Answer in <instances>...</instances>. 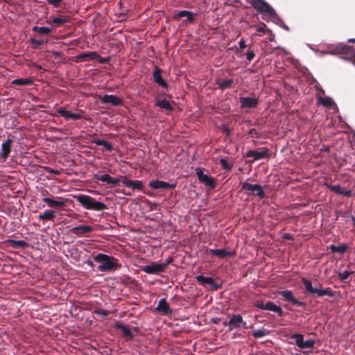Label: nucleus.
<instances>
[{
  "mask_svg": "<svg viewBox=\"0 0 355 355\" xmlns=\"http://www.w3.org/2000/svg\"><path fill=\"white\" fill-rule=\"evenodd\" d=\"M149 187H150L153 189H174L176 186L175 184H169L168 182L158 180H153L149 182L148 184Z\"/></svg>",
  "mask_w": 355,
  "mask_h": 355,
  "instance_id": "13",
  "label": "nucleus"
},
{
  "mask_svg": "<svg viewBox=\"0 0 355 355\" xmlns=\"http://www.w3.org/2000/svg\"><path fill=\"white\" fill-rule=\"evenodd\" d=\"M324 186L328 188L330 191L334 192L337 195L350 197L352 196L351 190H347L343 188L340 184L333 185L329 182H325Z\"/></svg>",
  "mask_w": 355,
  "mask_h": 355,
  "instance_id": "10",
  "label": "nucleus"
},
{
  "mask_svg": "<svg viewBox=\"0 0 355 355\" xmlns=\"http://www.w3.org/2000/svg\"><path fill=\"white\" fill-rule=\"evenodd\" d=\"M78 201L86 209H89V196L79 195L76 196Z\"/></svg>",
  "mask_w": 355,
  "mask_h": 355,
  "instance_id": "37",
  "label": "nucleus"
},
{
  "mask_svg": "<svg viewBox=\"0 0 355 355\" xmlns=\"http://www.w3.org/2000/svg\"><path fill=\"white\" fill-rule=\"evenodd\" d=\"M256 306L260 309L266 310L265 303H263V302H257L256 303Z\"/></svg>",
  "mask_w": 355,
  "mask_h": 355,
  "instance_id": "51",
  "label": "nucleus"
},
{
  "mask_svg": "<svg viewBox=\"0 0 355 355\" xmlns=\"http://www.w3.org/2000/svg\"><path fill=\"white\" fill-rule=\"evenodd\" d=\"M279 295H281L286 301L291 302L294 305L299 306L304 305L303 302H300L295 297L291 291L286 290L280 291Z\"/></svg>",
  "mask_w": 355,
  "mask_h": 355,
  "instance_id": "15",
  "label": "nucleus"
},
{
  "mask_svg": "<svg viewBox=\"0 0 355 355\" xmlns=\"http://www.w3.org/2000/svg\"><path fill=\"white\" fill-rule=\"evenodd\" d=\"M315 341L313 340H307L303 342L302 349L309 348L312 349L314 346Z\"/></svg>",
  "mask_w": 355,
  "mask_h": 355,
  "instance_id": "45",
  "label": "nucleus"
},
{
  "mask_svg": "<svg viewBox=\"0 0 355 355\" xmlns=\"http://www.w3.org/2000/svg\"><path fill=\"white\" fill-rule=\"evenodd\" d=\"M349 42L355 43V38H352L348 40Z\"/></svg>",
  "mask_w": 355,
  "mask_h": 355,
  "instance_id": "57",
  "label": "nucleus"
},
{
  "mask_svg": "<svg viewBox=\"0 0 355 355\" xmlns=\"http://www.w3.org/2000/svg\"><path fill=\"white\" fill-rule=\"evenodd\" d=\"M33 31L42 35H49L51 32V28L44 26H34Z\"/></svg>",
  "mask_w": 355,
  "mask_h": 355,
  "instance_id": "39",
  "label": "nucleus"
},
{
  "mask_svg": "<svg viewBox=\"0 0 355 355\" xmlns=\"http://www.w3.org/2000/svg\"><path fill=\"white\" fill-rule=\"evenodd\" d=\"M178 17H186L187 19L185 21L187 22H192L194 20V15L193 12L188 10H181L177 14Z\"/></svg>",
  "mask_w": 355,
  "mask_h": 355,
  "instance_id": "28",
  "label": "nucleus"
},
{
  "mask_svg": "<svg viewBox=\"0 0 355 355\" xmlns=\"http://www.w3.org/2000/svg\"><path fill=\"white\" fill-rule=\"evenodd\" d=\"M196 280L198 281V282H199L200 284L203 286L209 284L213 287L214 290H216L218 288V286L215 284L213 278L210 277H204L203 275H200L196 277Z\"/></svg>",
  "mask_w": 355,
  "mask_h": 355,
  "instance_id": "20",
  "label": "nucleus"
},
{
  "mask_svg": "<svg viewBox=\"0 0 355 355\" xmlns=\"http://www.w3.org/2000/svg\"><path fill=\"white\" fill-rule=\"evenodd\" d=\"M89 58V53H85L79 55V56H78V60L81 61V60H85V58Z\"/></svg>",
  "mask_w": 355,
  "mask_h": 355,
  "instance_id": "50",
  "label": "nucleus"
},
{
  "mask_svg": "<svg viewBox=\"0 0 355 355\" xmlns=\"http://www.w3.org/2000/svg\"><path fill=\"white\" fill-rule=\"evenodd\" d=\"M122 183L132 190H141L143 187V183L140 180H129L124 179Z\"/></svg>",
  "mask_w": 355,
  "mask_h": 355,
  "instance_id": "19",
  "label": "nucleus"
},
{
  "mask_svg": "<svg viewBox=\"0 0 355 355\" xmlns=\"http://www.w3.org/2000/svg\"><path fill=\"white\" fill-rule=\"evenodd\" d=\"M196 173L200 182L204 183L207 187L209 188H214L215 182L214 179L211 176L204 174L202 171L199 168L196 169Z\"/></svg>",
  "mask_w": 355,
  "mask_h": 355,
  "instance_id": "9",
  "label": "nucleus"
},
{
  "mask_svg": "<svg viewBox=\"0 0 355 355\" xmlns=\"http://www.w3.org/2000/svg\"><path fill=\"white\" fill-rule=\"evenodd\" d=\"M246 55H247V59L249 61H251L254 58L255 54L252 51H248Z\"/></svg>",
  "mask_w": 355,
  "mask_h": 355,
  "instance_id": "49",
  "label": "nucleus"
},
{
  "mask_svg": "<svg viewBox=\"0 0 355 355\" xmlns=\"http://www.w3.org/2000/svg\"><path fill=\"white\" fill-rule=\"evenodd\" d=\"M90 60H97L101 63H105L109 60L108 58H100L98 55L95 52H90Z\"/></svg>",
  "mask_w": 355,
  "mask_h": 355,
  "instance_id": "40",
  "label": "nucleus"
},
{
  "mask_svg": "<svg viewBox=\"0 0 355 355\" xmlns=\"http://www.w3.org/2000/svg\"><path fill=\"white\" fill-rule=\"evenodd\" d=\"M6 243H8L14 248H25L28 246V243L23 240L16 241L14 239H8L6 241Z\"/></svg>",
  "mask_w": 355,
  "mask_h": 355,
  "instance_id": "26",
  "label": "nucleus"
},
{
  "mask_svg": "<svg viewBox=\"0 0 355 355\" xmlns=\"http://www.w3.org/2000/svg\"><path fill=\"white\" fill-rule=\"evenodd\" d=\"M316 88H317L318 92H320L322 95L324 94V90L322 87H320L319 85H316Z\"/></svg>",
  "mask_w": 355,
  "mask_h": 355,
  "instance_id": "54",
  "label": "nucleus"
},
{
  "mask_svg": "<svg viewBox=\"0 0 355 355\" xmlns=\"http://www.w3.org/2000/svg\"><path fill=\"white\" fill-rule=\"evenodd\" d=\"M239 47L241 49H243L246 47V44H245V42L244 41L243 39H241L239 42Z\"/></svg>",
  "mask_w": 355,
  "mask_h": 355,
  "instance_id": "53",
  "label": "nucleus"
},
{
  "mask_svg": "<svg viewBox=\"0 0 355 355\" xmlns=\"http://www.w3.org/2000/svg\"><path fill=\"white\" fill-rule=\"evenodd\" d=\"M354 273V271L352 270H345L342 272H340L338 274V277L340 281H345L346 280L349 276Z\"/></svg>",
  "mask_w": 355,
  "mask_h": 355,
  "instance_id": "43",
  "label": "nucleus"
},
{
  "mask_svg": "<svg viewBox=\"0 0 355 355\" xmlns=\"http://www.w3.org/2000/svg\"><path fill=\"white\" fill-rule=\"evenodd\" d=\"M94 260L98 263L97 268L99 271L114 270L120 267L118 259L104 254H98Z\"/></svg>",
  "mask_w": 355,
  "mask_h": 355,
  "instance_id": "3",
  "label": "nucleus"
},
{
  "mask_svg": "<svg viewBox=\"0 0 355 355\" xmlns=\"http://www.w3.org/2000/svg\"><path fill=\"white\" fill-rule=\"evenodd\" d=\"M33 83V81L31 78H17L12 82L15 85H31Z\"/></svg>",
  "mask_w": 355,
  "mask_h": 355,
  "instance_id": "31",
  "label": "nucleus"
},
{
  "mask_svg": "<svg viewBox=\"0 0 355 355\" xmlns=\"http://www.w3.org/2000/svg\"><path fill=\"white\" fill-rule=\"evenodd\" d=\"M92 142L95 143L98 146H103V148L107 151H111V150L112 149V145L110 143L106 142L104 140L96 139L94 138L92 139H90V143H92Z\"/></svg>",
  "mask_w": 355,
  "mask_h": 355,
  "instance_id": "30",
  "label": "nucleus"
},
{
  "mask_svg": "<svg viewBox=\"0 0 355 355\" xmlns=\"http://www.w3.org/2000/svg\"><path fill=\"white\" fill-rule=\"evenodd\" d=\"M241 108H255L259 104V98L255 96H246L240 98Z\"/></svg>",
  "mask_w": 355,
  "mask_h": 355,
  "instance_id": "8",
  "label": "nucleus"
},
{
  "mask_svg": "<svg viewBox=\"0 0 355 355\" xmlns=\"http://www.w3.org/2000/svg\"><path fill=\"white\" fill-rule=\"evenodd\" d=\"M302 282H303L304 287L307 292L315 294L317 297H322L324 295H328L329 297H334L335 293L330 288H327L324 289H318L312 286V283L310 280L302 278Z\"/></svg>",
  "mask_w": 355,
  "mask_h": 355,
  "instance_id": "4",
  "label": "nucleus"
},
{
  "mask_svg": "<svg viewBox=\"0 0 355 355\" xmlns=\"http://www.w3.org/2000/svg\"><path fill=\"white\" fill-rule=\"evenodd\" d=\"M102 101L105 104L111 105H119L121 103V99L114 95H104L102 98Z\"/></svg>",
  "mask_w": 355,
  "mask_h": 355,
  "instance_id": "18",
  "label": "nucleus"
},
{
  "mask_svg": "<svg viewBox=\"0 0 355 355\" xmlns=\"http://www.w3.org/2000/svg\"><path fill=\"white\" fill-rule=\"evenodd\" d=\"M116 327L122 331L124 336L132 338V332L128 326L123 325L122 324H116Z\"/></svg>",
  "mask_w": 355,
  "mask_h": 355,
  "instance_id": "36",
  "label": "nucleus"
},
{
  "mask_svg": "<svg viewBox=\"0 0 355 355\" xmlns=\"http://www.w3.org/2000/svg\"><path fill=\"white\" fill-rule=\"evenodd\" d=\"M240 185L241 187L242 190L245 191V193L247 195H256L259 196L260 198H263L265 196L263 188L260 184H251L246 182H241Z\"/></svg>",
  "mask_w": 355,
  "mask_h": 355,
  "instance_id": "6",
  "label": "nucleus"
},
{
  "mask_svg": "<svg viewBox=\"0 0 355 355\" xmlns=\"http://www.w3.org/2000/svg\"><path fill=\"white\" fill-rule=\"evenodd\" d=\"M291 338L295 340V345L300 349H302L304 336L300 334H295L291 336Z\"/></svg>",
  "mask_w": 355,
  "mask_h": 355,
  "instance_id": "34",
  "label": "nucleus"
},
{
  "mask_svg": "<svg viewBox=\"0 0 355 355\" xmlns=\"http://www.w3.org/2000/svg\"><path fill=\"white\" fill-rule=\"evenodd\" d=\"M268 334V331L265 329H256L252 332V335L256 338H262Z\"/></svg>",
  "mask_w": 355,
  "mask_h": 355,
  "instance_id": "38",
  "label": "nucleus"
},
{
  "mask_svg": "<svg viewBox=\"0 0 355 355\" xmlns=\"http://www.w3.org/2000/svg\"><path fill=\"white\" fill-rule=\"evenodd\" d=\"M257 31L262 34L265 33V30L263 27H258Z\"/></svg>",
  "mask_w": 355,
  "mask_h": 355,
  "instance_id": "55",
  "label": "nucleus"
},
{
  "mask_svg": "<svg viewBox=\"0 0 355 355\" xmlns=\"http://www.w3.org/2000/svg\"><path fill=\"white\" fill-rule=\"evenodd\" d=\"M73 232L76 234H83L87 232H89V225H80L77 226L73 228L72 230Z\"/></svg>",
  "mask_w": 355,
  "mask_h": 355,
  "instance_id": "35",
  "label": "nucleus"
},
{
  "mask_svg": "<svg viewBox=\"0 0 355 355\" xmlns=\"http://www.w3.org/2000/svg\"><path fill=\"white\" fill-rule=\"evenodd\" d=\"M49 20L56 26H60L61 25L69 21V17L67 16H58V17H50Z\"/></svg>",
  "mask_w": 355,
  "mask_h": 355,
  "instance_id": "27",
  "label": "nucleus"
},
{
  "mask_svg": "<svg viewBox=\"0 0 355 355\" xmlns=\"http://www.w3.org/2000/svg\"><path fill=\"white\" fill-rule=\"evenodd\" d=\"M49 172L55 175H58L60 173L58 171L54 169H51Z\"/></svg>",
  "mask_w": 355,
  "mask_h": 355,
  "instance_id": "56",
  "label": "nucleus"
},
{
  "mask_svg": "<svg viewBox=\"0 0 355 355\" xmlns=\"http://www.w3.org/2000/svg\"><path fill=\"white\" fill-rule=\"evenodd\" d=\"M94 313H96L97 314H101L103 316H106L107 315V311H104V310H96V311H94Z\"/></svg>",
  "mask_w": 355,
  "mask_h": 355,
  "instance_id": "52",
  "label": "nucleus"
},
{
  "mask_svg": "<svg viewBox=\"0 0 355 355\" xmlns=\"http://www.w3.org/2000/svg\"><path fill=\"white\" fill-rule=\"evenodd\" d=\"M12 142L13 141L12 139H8L1 144V153L0 155V157L3 161H6L8 158L11 153V145Z\"/></svg>",
  "mask_w": 355,
  "mask_h": 355,
  "instance_id": "16",
  "label": "nucleus"
},
{
  "mask_svg": "<svg viewBox=\"0 0 355 355\" xmlns=\"http://www.w3.org/2000/svg\"><path fill=\"white\" fill-rule=\"evenodd\" d=\"M57 112L60 116L66 119L77 120L81 118V115L80 114L72 113L62 107H59L57 110Z\"/></svg>",
  "mask_w": 355,
  "mask_h": 355,
  "instance_id": "17",
  "label": "nucleus"
},
{
  "mask_svg": "<svg viewBox=\"0 0 355 355\" xmlns=\"http://www.w3.org/2000/svg\"><path fill=\"white\" fill-rule=\"evenodd\" d=\"M120 180L119 178H112L110 176L108 184L116 186L119 183Z\"/></svg>",
  "mask_w": 355,
  "mask_h": 355,
  "instance_id": "47",
  "label": "nucleus"
},
{
  "mask_svg": "<svg viewBox=\"0 0 355 355\" xmlns=\"http://www.w3.org/2000/svg\"><path fill=\"white\" fill-rule=\"evenodd\" d=\"M31 44L35 47L43 45L45 42L42 40H37L35 38H31Z\"/></svg>",
  "mask_w": 355,
  "mask_h": 355,
  "instance_id": "46",
  "label": "nucleus"
},
{
  "mask_svg": "<svg viewBox=\"0 0 355 355\" xmlns=\"http://www.w3.org/2000/svg\"><path fill=\"white\" fill-rule=\"evenodd\" d=\"M220 163L222 167L224 169H225L227 171H231L232 170V165L228 163L227 159H225L224 158L220 159Z\"/></svg>",
  "mask_w": 355,
  "mask_h": 355,
  "instance_id": "44",
  "label": "nucleus"
},
{
  "mask_svg": "<svg viewBox=\"0 0 355 355\" xmlns=\"http://www.w3.org/2000/svg\"><path fill=\"white\" fill-rule=\"evenodd\" d=\"M210 253L219 258H225L233 255L234 252L232 251H227L225 249H210Z\"/></svg>",
  "mask_w": 355,
  "mask_h": 355,
  "instance_id": "21",
  "label": "nucleus"
},
{
  "mask_svg": "<svg viewBox=\"0 0 355 355\" xmlns=\"http://www.w3.org/2000/svg\"><path fill=\"white\" fill-rule=\"evenodd\" d=\"M251 5L263 15L265 20L278 19V16L273 8L264 0H248Z\"/></svg>",
  "mask_w": 355,
  "mask_h": 355,
  "instance_id": "2",
  "label": "nucleus"
},
{
  "mask_svg": "<svg viewBox=\"0 0 355 355\" xmlns=\"http://www.w3.org/2000/svg\"><path fill=\"white\" fill-rule=\"evenodd\" d=\"M93 209L97 211H101L106 209V206L103 202L96 201L94 199L90 198V209Z\"/></svg>",
  "mask_w": 355,
  "mask_h": 355,
  "instance_id": "29",
  "label": "nucleus"
},
{
  "mask_svg": "<svg viewBox=\"0 0 355 355\" xmlns=\"http://www.w3.org/2000/svg\"><path fill=\"white\" fill-rule=\"evenodd\" d=\"M156 310L166 315L171 313L169 306L165 298H162L159 301Z\"/></svg>",
  "mask_w": 355,
  "mask_h": 355,
  "instance_id": "22",
  "label": "nucleus"
},
{
  "mask_svg": "<svg viewBox=\"0 0 355 355\" xmlns=\"http://www.w3.org/2000/svg\"><path fill=\"white\" fill-rule=\"evenodd\" d=\"M329 248L333 252H338L340 254H343L347 250V246L345 244H341L340 245H335L331 244L329 246Z\"/></svg>",
  "mask_w": 355,
  "mask_h": 355,
  "instance_id": "32",
  "label": "nucleus"
},
{
  "mask_svg": "<svg viewBox=\"0 0 355 355\" xmlns=\"http://www.w3.org/2000/svg\"><path fill=\"white\" fill-rule=\"evenodd\" d=\"M224 326H227L229 331L234 329H239L241 328L248 329L247 322L243 320V318L240 314H233L229 321L223 322Z\"/></svg>",
  "mask_w": 355,
  "mask_h": 355,
  "instance_id": "5",
  "label": "nucleus"
},
{
  "mask_svg": "<svg viewBox=\"0 0 355 355\" xmlns=\"http://www.w3.org/2000/svg\"><path fill=\"white\" fill-rule=\"evenodd\" d=\"M94 179L96 180H101L102 182H107L108 184L110 175L109 174H103V175H94Z\"/></svg>",
  "mask_w": 355,
  "mask_h": 355,
  "instance_id": "42",
  "label": "nucleus"
},
{
  "mask_svg": "<svg viewBox=\"0 0 355 355\" xmlns=\"http://www.w3.org/2000/svg\"><path fill=\"white\" fill-rule=\"evenodd\" d=\"M352 220L354 224L355 225V216H352Z\"/></svg>",
  "mask_w": 355,
  "mask_h": 355,
  "instance_id": "58",
  "label": "nucleus"
},
{
  "mask_svg": "<svg viewBox=\"0 0 355 355\" xmlns=\"http://www.w3.org/2000/svg\"><path fill=\"white\" fill-rule=\"evenodd\" d=\"M268 154V150L263 148H259L254 150H248L246 152L245 156L247 157H252L254 160L261 159L266 157Z\"/></svg>",
  "mask_w": 355,
  "mask_h": 355,
  "instance_id": "14",
  "label": "nucleus"
},
{
  "mask_svg": "<svg viewBox=\"0 0 355 355\" xmlns=\"http://www.w3.org/2000/svg\"><path fill=\"white\" fill-rule=\"evenodd\" d=\"M284 28L285 29H286V30H288V28L286 26H284Z\"/></svg>",
  "mask_w": 355,
  "mask_h": 355,
  "instance_id": "59",
  "label": "nucleus"
},
{
  "mask_svg": "<svg viewBox=\"0 0 355 355\" xmlns=\"http://www.w3.org/2000/svg\"><path fill=\"white\" fill-rule=\"evenodd\" d=\"M55 218V211L51 209H46L42 214L38 216L40 220H53Z\"/></svg>",
  "mask_w": 355,
  "mask_h": 355,
  "instance_id": "25",
  "label": "nucleus"
},
{
  "mask_svg": "<svg viewBox=\"0 0 355 355\" xmlns=\"http://www.w3.org/2000/svg\"><path fill=\"white\" fill-rule=\"evenodd\" d=\"M42 200L47 204L49 207L51 208H62L67 205L66 201L62 200L61 198H44Z\"/></svg>",
  "mask_w": 355,
  "mask_h": 355,
  "instance_id": "11",
  "label": "nucleus"
},
{
  "mask_svg": "<svg viewBox=\"0 0 355 355\" xmlns=\"http://www.w3.org/2000/svg\"><path fill=\"white\" fill-rule=\"evenodd\" d=\"M232 83V79L224 80L219 83V87L222 89H226L227 88L231 87Z\"/></svg>",
  "mask_w": 355,
  "mask_h": 355,
  "instance_id": "41",
  "label": "nucleus"
},
{
  "mask_svg": "<svg viewBox=\"0 0 355 355\" xmlns=\"http://www.w3.org/2000/svg\"><path fill=\"white\" fill-rule=\"evenodd\" d=\"M156 105L162 109H165L166 110L171 111L173 110L172 106L170 103L166 99L159 100L156 103Z\"/></svg>",
  "mask_w": 355,
  "mask_h": 355,
  "instance_id": "33",
  "label": "nucleus"
},
{
  "mask_svg": "<svg viewBox=\"0 0 355 355\" xmlns=\"http://www.w3.org/2000/svg\"><path fill=\"white\" fill-rule=\"evenodd\" d=\"M327 49V51L312 49L318 56H323L328 53L335 55L343 53L344 55L341 56L342 59L351 61L355 65V49L353 47L346 44L339 43L338 44H328Z\"/></svg>",
  "mask_w": 355,
  "mask_h": 355,
  "instance_id": "1",
  "label": "nucleus"
},
{
  "mask_svg": "<svg viewBox=\"0 0 355 355\" xmlns=\"http://www.w3.org/2000/svg\"><path fill=\"white\" fill-rule=\"evenodd\" d=\"M265 308L266 310L277 313L279 316H282L284 314L282 309L279 306L276 305L273 302L268 301L265 303Z\"/></svg>",
  "mask_w": 355,
  "mask_h": 355,
  "instance_id": "24",
  "label": "nucleus"
},
{
  "mask_svg": "<svg viewBox=\"0 0 355 355\" xmlns=\"http://www.w3.org/2000/svg\"><path fill=\"white\" fill-rule=\"evenodd\" d=\"M153 78L154 81L158 85L162 87L163 88H166L168 87L166 82L163 79V78L160 75V70L157 67H155L154 69Z\"/></svg>",
  "mask_w": 355,
  "mask_h": 355,
  "instance_id": "23",
  "label": "nucleus"
},
{
  "mask_svg": "<svg viewBox=\"0 0 355 355\" xmlns=\"http://www.w3.org/2000/svg\"><path fill=\"white\" fill-rule=\"evenodd\" d=\"M317 99L318 103L322 105L324 107L333 109L336 111L338 110V107L336 105L334 101L329 96L322 97L319 93L317 94Z\"/></svg>",
  "mask_w": 355,
  "mask_h": 355,
  "instance_id": "12",
  "label": "nucleus"
},
{
  "mask_svg": "<svg viewBox=\"0 0 355 355\" xmlns=\"http://www.w3.org/2000/svg\"><path fill=\"white\" fill-rule=\"evenodd\" d=\"M62 0H48V3L55 8H59Z\"/></svg>",
  "mask_w": 355,
  "mask_h": 355,
  "instance_id": "48",
  "label": "nucleus"
},
{
  "mask_svg": "<svg viewBox=\"0 0 355 355\" xmlns=\"http://www.w3.org/2000/svg\"><path fill=\"white\" fill-rule=\"evenodd\" d=\"M168 261L167 263H156L153 262L149 265H146L142 267V270L147 274L150 275H158L163 272L166 268Z\"/></svg>",
  "mask_w": 355,
  "mask_h": 355,
  "instance_id": "7",
  "label": "nucleus"
}]
</instances>
